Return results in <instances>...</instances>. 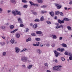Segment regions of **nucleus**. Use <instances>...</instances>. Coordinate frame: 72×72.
Returning a JSON list of instances; mask_svg holds the SVG:
<instances>
[{"label": "nucleus", "mask_w": 72, "mask_h": 72, "mask_svg": "<svg viewBox=\"0 0 72 72\" xmlns=\"http://www.w3.org/2000/svg\"><path fill=\"white\" fill-rule=\"evenodd\" d=\"M12 13L13 14H14V15H21V13L19 11L17 10L16 11V12L15 11H12Z\"/></svg>", "instance_id": "1"}, {"label": "nucleus", "mask_w": 72, "mask_h": 72, "mask_svg": "<svg viewBox=\"0 0 72 72\" xmlns=\"http://www.w3.org/2000/svg\"><path fill=\"white\" fill-rule=\"evenodd\" d=\"M53 69L55 70L56 71H59L60 69L58 68V67L57 66H55L53 68Z\"/></svg>", "instance_id": "2"}, {"label": "nucleus", "mask_w": 72, "mask_h": 72, "mask_svg": "<svg viewBox=\"0 0 72 72\" xmlns=\"http://www.w3.org/2000/svg\"><path fill=\"white\" fill-rule=\"evenodd\" d=\"M53 52L55 54V55L56 57H57L59 55L58 53L57 52V51L56 50H53Z\"/></svg>", "instance_id": "3"}, {"label": "nucleus", "mask_w": 72, "mask_h": 72, "mask_svg": "<svg viewBox=\"0 0 72 72\" xmlns=\"http://www.w3.org/2000/svg\"><path fill=\"white\" fill-rule=\"evenodd\" d=\"M22 60L24 62H26L27 61V58L25 57L22 58Z\"/></svg>", "instance_id": "4"}, {"label": "nucleus", "mask_w": 72, "mask_h": 72, "mask_svg": "<svg viewBox=\"0 0 72 72\" xmlns=\"http://www.w3.org/2000/svg\"><path fill=\"white\" fill-rule=\"evenodd\" d=\"M55 5L57 6V8L58 9H60L62 7L61 6L59 5V4H56Z\"/></svg>", "instance_id": "5"}, {"label": "nucleus", "mask_w": 72, "mask_h": 72, "mask_svg": "<svg viewBox=\"0 0 72 72\" xmlns=\"http://www.w3.org/2000/svg\"><path fill=\"white\" fill-rule=\"evenodd\" d=\"M40 44V42H37L36 43V44H33V45L35 46H39V45Z\"/></svg>", "instance_id": "6"}, {"label": "nucleus", "mask_w": 72, "mask_h": 72, "mask_svg": "<svg viewBox=\"0 0 72 72\" xmlns=\"http://www.w3.org/2000/svg\"><path fill=\"white\" fill-rule=\"evenodd\" d=\"M69 59L70 60H72V54L71 53H69Z\"/></svg>", "instance_id": "7"}, {"label": "nucleus", "mask_w": 72, "mask_h": 72, "mask_svg": "<svg viewBox=\"0 0 72 72\" xmlns=\"http://www.w3.org/2000/svg\"><path fill=\"white\" fill-rule=\"evenodd\" d=\"M57 50L61 52H62L64 51V49L63 48H58L57 49Z\"/></svg>", "instance_id": "8"}, {"label": "nucleus", "mask_w": 72, "mask_h": 72, "mask_svg": "<svg viewBox=\"0 0 72 72\" xmlns=\"http://www.w3.org/2000/svg\"><path fill=\"white\" fill-rule=\"evenodd\" d=\"M19 22L20 23H22L23 22H22V20L20 18H19L18 19Z\"/></svg>", "instance_id": "9"}, {"label": "nucleus", "mask_w": 72, "mask_h": 72, "mask_svg": "<svg viewBox=\"0 0 72 72\" xmlns=\"http://www.w3.org/2000/svg\"><path fill=\"white\" fill-rule=\"evenodd\" d=\"M15 50H16V52L17 53H18V52L19 51V49H18V48H15Z\"/></svg>", "instance_id": "10"}, {"label": "nucleus", "mask_w": 72, "mask_h": 72, "mask_svg": "<svg viewBox=\"0 0 72 72\" xmlns=\"http://www.w3.org/2000/svg\"><path fill=\"white\" fill-rule=\"evenodd\" d=\"M36 33L38 34H42V32L41 31H36Z\"/></svg>", "instance_id": "11"}, {"label": "nucleus", "mask_w": 72, "mask_h": 72, "mask_svg": "<svg viewBox=\"0 0 72 72\" xmlns=\"http://www.w3.org/2000/svg\"><path fill=\"white\" fill-rule=\"evenodd\" d=\"M50 15L52 17H53L54 15V13L52 12H50Z\"/></svg>", "instance_id": "12"}, {"label": "nucleus", "mask_w": 72, "mask_h": 72, "mask_svg": "<svg viewBox=\"0 0 72 72\" xmlns=\"http://www.w3.org/2000/svg\"><path fill=\"white\" fill-rule=\"evenodd\" d=\"M55 15H59L60 14V12L58 11H56L55 12Z\"/></svg>", "instance_id": "13"}, {"label": "nucleus", "mask_w": 72, "mask_h": 72, "mask_svg": "<svg viewBox=\"0 0 72 72\" xmlns=\"http://www.w3.org/2000/svg\"><path fill=\"white\" fill-rule=\"evenodd\" d=\"M37 25L36 24H35L34 25H33V28L35 29L37 27Z\"/></svg>", "instance_id": "14"}, {"label": "nucleus", "mask_w": 72, "mask_h": 72, "mask_svg": "<svg viewBox=\"0 0 72 72\" xmlns=\"http://www.w3.org/2000/svg\"><path fill=\"white\" fill-rule=\"evenodd\" d=\"M29 3H30V4H31V5H33L35 6V4H34L33 3H32L31 1H29Z\"/></svg>", "instance_id": "15"}, {"label": "nucleus", "mask_w": 72, "mask_h": 72, "mask_svg": "<svg viewBox=\"0 0 72 72\" xmlns=\"http://www.w3.org/2000/svg\"><path fill=\"white\" fill-rule=\"evenodd\" d=\"M63 20H64L65 21H69V19L66 18H65L63 19Z\"/></svg>", "instance_id": "16"}, {"label": "nucleus", "mask_w": 72, "mask_h": 72, "mask_svg": "<svg viewBox=\"0 0 72 72\" xmlns=\"http://www.w3.org/2000/svg\"><path fill=\"white\" fill-rule=\"evenodd\" d=\"M18 29H15V30H14V31H12V32H11V33H15V32H16V31H17Z\"/></svg>", "instance_id": "17"}, {"label": "nucleus", "mask_w": 72, "mask_h": 72, "mask_svg": "<svg viewBox=\"0 0 72 72\" xmlns=\"http://www.w3.org/2000/svg\"><path fill=\"white\" fill-rule=\"evenodd\" d=\"M62 46L64 47H67V45L66 44H62Z\"/></svg>", "instance_id": "18"}, {"label": "nucleus", "mask_w": 72, "mask_h": 72, "mask_svg": "<svg viewBox=\"0 0 72 72\" xmlns=\"http://www.w3.org/2000/svg\"><path fill=\"white\" fill-rule=\"evenodd\" d=\"M20 34H17L16 35V37L17 38H19L20 37Z\"/></svg>", "instance_id": "19"}, {"label": "nucleus", "mask_w": 72, "mask_h": 72, "mask_svg": "<svg viewBox=\"0 0 72 72\" xmlns=\"http://www.w3.org/2000/svg\"><path fill=\"white\" fill-rule=\"evenodd\" d=\"M44 17L43 16H42L41 18H40V21H44Z\"/></svg>", "instance_id": "20"}, {"label": "nucleus", "mask_w": 72, "mask_h": 72, "mask_svg": "<svg viewBox=\"0 0 72 72\" xmlns=\"http://www.w3.org/2000/svg\"><path fill=\"white\" fill-rule=\"evenodd\" d=\"M11 2L13 3H15L16 2L15 0H11Z\"/></svg>", "instance_id": "21"}, {"label": "nucleus", "mask_w": 72, "mask_h": 72, "mask_svg": "<svg viewBox=\"0 0 72 72\" xmlns=\"http://www.w3.org/2000/svg\"><path fill=\"white\" fill-rule=\"evenodd\" d=\"M14 42V40L13 39H12L11 40V42L12 43H13Z\"/></svg>", "instance_id": "22"}, {"label": "nucleus", "mask_w": 72, "mask_h": 72, "mask_svg": "<svg viewBox=\"0 0 72 72\" xmlns=\"http://www.w3.org/2000/svg\"><path fill=\"white\" fill-rule=\"evenodd\" d=\"M31 40V39L30 38H29L28 39H27L26 41L27 42H28L29 41H30Z\"/></svg>", "instance_id": "23"}, {"label": "nucleus", "mask_w": 72, "mask_h": 72, "mask_svg": "<svg viewBox=\"0 0 72 72\" xmlns=\"http://www.w3.org/2000/svg\"><path fill=\"white\" fill-rule=\"evenodd\" d=\"M40 20L39 19H36L34 20V22H39Z\"/></svg>", "instance_id": "24"}, {"label": "nucleus", "mask_w": 72, "mask_h": 72, "mask_svg": "<svg viewBox=\"0 0 72 72\" xmlns=\"http://www.w3.org/2000/svg\"><path fill=\"white\" fill-rule=\"evenodd\" d=\"M38 2L39 3H42V1L41 0H38Z\"/></svg>", "instance_id": "25"}, {"label": "nucleus", "mask_w": 72, "mask_h": 72, "mask_svg": "<svg viewBox=\"0 0 72 72\" xmlns=\"http://www.w3.org/2000/svg\"><path fill=\"white\" fill-rule=\"evenodd\" d=\"M32 65H29L28 66V68L29 69H30L32 68Z\"/></svg>", "instance_id": "26"}, {"label": "nucleus", "mask_w": 72, "mask_h": 72, "mask_svg": "<svg viewBox=\"0 0 72 72\" xmlns=\"http://www.w3.org/2000/svg\"><path fill=\"white\" fill-rule=\"evenodd\" d=\"M37 52L39 53H41V51L39 50H37Z\"/></svg>", "instance_id": "27"}, {"label": "nucleus", "mask_w": 72, "mask_h": 72, "mask_svg": "<svg viewBox=\"0 0 72 72\" xmlns=\"http://www.w3.org/2000/svg\"><path fill=\"white\" fill-rule=\"evenodd\" d=\"M67 28L69 30H71V27L69 26H67Z\"/></svg>", "instance_id": "28"}, {"label": "nucleus", "mask_w": 72, "mask_h": 72, "mask_svg": "<svg viewBox=\"0 0 72 72\" xmlns=\"http://www.w3.org/2000/svg\"><path fill=\"white\" fill-rule=\"evenodd\" d=\"M14 28V26L13 25H11L10 26V28L11 29H12Z\"/></svg>", "instance_id": "29"}, {"label": "nucleus", "mask_w": 72, "mask_h": 72, "mask_svg": "<svg viewBox=\"0 0 72 72\" xmlns=\"http://www.w3.org/2000/svg\"><path fill=\"white\" fill-rule=\"evenodd\" d=\"M52 36H53V38L54 39H56L57 38L56 36L55 35H52Z\"/></svg>", "instance_id": "30"}, {"label": "nucleus", "mask_w": 72, "mask_h": 72, "mask_svg": "<svg viewBox=\"0 0 72 72\" xmlns=\"http://www.w3.org/2000/svg\"><path fill=\"white\" fill-rule=\"evenodd\" d=\"M27 49L26 48H25L23 49L21 51V52H23L24 51H26V50H27Z\"/></svg>", "instance_id": "31"}, {"label": "nucleus", "mask_w": 72, "mask_h": 72, "mask_svg": "<svg viewBox=\"0 0 72 72\" xmlns=\"http://www.w3.org/2000/svg\"><path fill=\"white\" fill-rule=\"evenodd\" d=\"M35 40L37 41H39L40 40V39L39 38H35Z\"/></svg>", "instance_id": "32"}, {"label": "nucleus", "mask_w": 72, "mask_h": 72, "mask_svg": "<svg viewBox=\"0 0 72 72\" xmlns=\"http://www.w3.org/2000/svg\"><path fill=\"white\" fill-rule=\"evenodd\" d=\"M61 59L63 61H65V58L63 57H62L61 58Z\"/></svg>", "instance_id": "33"}, {"label": "nucleus", "mask_w": 72, "mask_h": 72, "mask_svg": "<svg viewBox=\"0 0 72 72\" xmlns=\"http://www.w3.org/2000/svg\"><path fill=\"white\" fill-rule=\"evenodd\" d=\"M22 2L24 3H26L27 2V1L26 0H22Z\"/></svg>", "instance_id": "34"}, {"label": "nucleus", "mask_w": 72, "mask_h": 72, "mask_svg": "<svg viewBox=\"0 0 72 72\" xmlns=\"http://www.w3.org/2000/svg\"><path fill=\"white\" fill-rule=\"evenodd\" d=\"M47 7L46 6H41V8H46Z\"/></svg>", "instance_id": "35"}, {"label": "nucleus", "mask_w": 72, "mask_h": 72, "mask_svg": "<svg viewBox=\"0 0 72 72\" xmlns=\"http://www.w3.org/2000/svg\"><path fill=\"white\" fill-rule=\"evenodd\" d=\"M31 35H32V36H36V34L34 33H32L31 34Z\"/></svg>", "instance_id": "36"}, {"label": "nucleus", "mask_w": 72, "mask_h": 72, "mask_svg": "<svg viewBox=\"0 0 72 72\" xmlns=\"http://www.w3.org/2000/svg\"><path fill=\"white\" fill-rule=\"evenodd\" d=\"M1 28L2 29H4L5 28V27L4 26H2L1 27Z\"/></svg>", "instance_id": "37"}, {"label": "nucleus", "mask_w": 72, "mask_h": 72, "mask_svg": "<svg viewBox=\"0 0 72 72\" xmlns=\"http://www.w3.org/2000/svg\"><path fill=\"white\" fill-rule=\"evenodd\" d=\"M47 24H50L51 23L50 21H47Z\"/></svg>", "instance_id": "38"}, {"label": "nucleus", "mask_w": 72, "mask_h": 72, "mask_svg": "<svg viewBox=\"0 0 72 72\" xmlns=\"http://www.w3.org/2000/svg\"><path fill=\"white\" fill-rule=\"evenodd\" d=\"M61 21L60 19H58V22L60 24L61 23Z\"/></svg>", "instance_id": "39"}, {"label": "nucleus", "mask_w": 72, "mask_h": 72, "mask_svg": "<svg viewBox=\"0 0 72 72\" xmlns=\"http://www.w3.org/2000/svg\"><path fill=\"white\" fill-rule=\"evenodd\" d=\"M20 26L21 27H23L24 26V25L23 24H21L20 25Z\"/></svg>", "instance_id": "40"}, {"label": "nucleus", "mask_w": 72, "mask_h": 72, "mask_svg": "<svg viewBox=\"0 0 72 72\" xmlns=\"http://www.w3.org/2000/svg\"><path fill=\"white\" fill-rule=\"evenodd\" d=\"M0 43L2 45H4L5 44V43L4 42H3V43L1 42Z\"/></svg>", "instance_id": "41"}, {"label": "nucleus", "mask_w": 72, "mask_h": 72, "mask_svg": "<svg viewBox=\"0 0 72 72\" xmlns=\"http://www.w3.org/2000/svg\"><path fill=\"white\" fill-rule=\"evenodd\" d=\"M60 15L61 16H63V14L62 12H60V13H59Z\"/></svg>", "instance_id": "42"}, {"label": "nucleus", "mask_w": 72, "mask_h": 72, "mask_svg": "<svg viewBox=\"0 0 72 72\" xmlns=\"http://www.w3.org/2000/svg\"><path fill=\"white\" fill-rule=\"evenodd\" d=\"M64 54L66 55H69L68 53L67 52H66L64 53Z\"/></svg>", "instance_id": "43"}, {"label": "nucleus", "mask_w": 72, "mask_h": 72, "mask_svg": "<svg viewBox=\"0 0 72 72\" xmlns=\"http://www.w3.org/2000/svg\"><path fill=\"white\" fill-rule=\"evenodd\" d=\"M64 22H65L64 20L61 21L60 24H61L62 23H64Z\"/></svg>", "instance_id": "44"}, {"label": "nucleus", "mask_w": 72, "mask_h": 72, "mask_svg": "<svg viewBox=\"0 0 72 72\" xmlns=\"http://www.w3.org/2000/svg\"><path fill=\"white\" fill-rule=\"evenodd\" d=\"M60 27H61V25L60 26H56V28H60Z\"/></svg>", "instance_id": "45"}, {"label": "nucleus", "mask_w": 72, "mask_h": 72, "mask_svg": "<svg viewBox=\"0 0 72 72\" xmlns=\"http://www.w3.org/2000/svg\"><path fill=\"white\" fill-rule=\"evenodd\" d=\"M29 30L28 29L26 28V31L25 32H28Z\"/></svg>", "instance_id": "46"}, {"label": "nucleus", "mask_w": 72, "mask_h": 72, "mask_svg": "<svg viewBox=\"0 0 72 72\" xmlns=\"http://www.w3.org/2000/svg\"><path fill=\"white\" fill-rule=\"evenodd\" d=\"M23 7L24 8H26L28 7V6L27 5H24Z\"/></svg>", "instance_id": "47"}, {"label": "nucleus", "mask_w": 72, "mask_h": 72, "mask_svg": "<svg viewBox=\"0 0 72 72\" xmlns=\"http://www.w3.org/2000/svg\"><path fill=\"white\" fill-rule=\"evenodd\" d=\"M6 54V53L5 52H3V56H4Z\"/></svg>", "instance_id": "48"}, {"label": "nucleus", "mask_w": 72, "mask_h": 72, "mask_svg": "<svg viewBox=\"0 0 72 72\" xmlns=\"http://www.w3.org/2000/svg\"><path fill=\"white\" fill-rule=\"evenodd\" d=\"M53 61L54 62L55 61V62L56 63H57V59L55 60H53Z\"/></svg>", "instance_id": "49"}, {"label": "nucleus", "mask_w": 72, "mask_h": 72, "mask_svg": "<svg viewBox=\"0 0 72 72\" xmlns=\"http://www.w3.org/2000/svg\"><path fill=\"white\" fill-rule=\"evenodd\" d=\"M33 14H34V15H36L37 14V13L35 12H33Z\"/></svg>", "instance_id": "50"}, {"label": "nucleus", "mask_w": 72, "mask_h": 72, "mask_svg": "<svg viewBox=\"0 0 72 72\" xmlns=\"http://www.w3.org/2000/svg\"><path fill=\"white\" fill-rule=\"evenodd\" d=\"M51 46H52V47H54L55 46V44H52Z\"/></svg>", "instance_id": "51"}, {"label": "nucleus", "mask_w": 72, "mask_h": 72, "mask_svg": "<svg viewBox=\"0 0 72 72\" xmlns=\"http://www.w3.org/2000/svg\"><path fill=\"white\" fill-rule=\"evenodd\" d=\"M46 46H50V45L48 44H46Z\"/></svg>", "instance_id": "52"}, {"label": "nucleus", "mask_w": 72, "mask_h": 72, "mask_svg": "<svg viewBox=\"0 0 72 72\" xmlns=\"http://www.w3.org/2000/svg\"><path fill=\"white\" fill-rule=\"evenodd\" d=\"M41 13L42 14H44L45 13V12L44 11H41Z\"/></svg>", "instance_id": "53"}, {"label": "nucleus", "mask_w": 72, "mask_h": 72, "mask_svg": "<svg viewBox=\"0 0 72 72\" xmlns=\"http://www.w3.org/2000/svg\"><path fill=\"white\" fill-rule=\"evenodd\" d=\"M69 3L70 4H72V2L71 1H70Z\"/></svg>", "instance_id": "54"}, {"label": "nucleus", "mask_w": 72, "mask_h": 72, "mask_svg": "<svg viewBox=\"0 0 72 72\" xmlns=\"http://www.w3.org/2000/svg\"><path fill=\"white\" fill-rule=\"evenodd\" d=\"M44 65H45V66H48V64L46 63L44 64Z\"/></svg>", "instance_id": "55"}, {"label": "nucleus", "mask_w": 72, "mask_h": 72, "mask_svg": "<svg viewBox=\"0 0 72 72\" xmlns=\"http://www.w3.org/2000/svg\"><path fill=\"white\" fill-rule=\"evenodd\" d=\"M54 19H57V16H55V17H54Z\"/></svg>", "instance_id": "56"}, {"label": "nucleus", "mask_w": 72, "mask_h": 72, "mask_svg": "<svg viewBox=\"0 0 72 72\" xmlns=\"http://www.w3.org/2000/svg\"><path fill=\"white\" fill-rule=\"evenodd\" d=\"M59 39L60 40L62 39V37H60L59 38Z\"/></svg>", "instance_id": "57"}, {"label": "nucleus", "mask_w": 72, "mask_h": 72, "mask_svg": "<svg viewBox=\"0 0 72 72\" xmlns=\"http://www.w3.org/2000/svg\"><path fill=\"white\" fill-rule=\"evenodd\" d=\"M43 46V45L42 44H40V46L41 47H42Z\"/></svg>", "instance_id": "58"}, {"label": "nucleus", "mask_w": 72, "mask_h": 72, "mask_svg": "<svg viewBox=\"0 0 72 72\" xmlns=\"http://www.w3.org/2000/svg\"><path fill=\"white\" fill-rule=\"evenodd\" d=\"M58 68H62V66H58Z\"/></svg>", "instance_id": "59"}, {"label": "nucleus", "mask_w": 72, "mask_h": 72, "mask_svg": "<svg viewBox=\"0 0 72 72\" xmlns=\"http://www.w3.org/2000/svg\"><path fill=\"white\" fill-rule=\"evenodd\" d=\"M60 27H61L62 28H63V26L62 25H60Z\"/></svg>", "instance_id": "60"}, {"label": "nucleus", "mask_w": 72, "mask_h": 72, "mask_svg": "<svg viewBox=\"0 0 72 72\" xmlns=\"http://www.w3.org/2000/svg\"><path fill=\"white\" fill-rule=\"evenodd\" d=\"M2 38L3 39H5V37H3V36H2Z\"/></svg>", "instance_id": "61"}, {"label": "nucleus", "mask_w": 72, "mask_h": 72, "mask_svg": "<svg viewBox=\"0 0 72 72\" xmlns=\"http://www.w3.org/2000/svg\"><path fill=\"white\" fill-rule=\"evenodd\" d=\"M35 6H39V4H35Z\"/></svg>", "instance_id": "62"}, {"label": "nucleus", "mask_w": 72, "mask_h": 72, "mask_svg": "<svg viewBox=\"0 0 72 72\" xmlns=\"http://www.w3.org/2000/svg\"><path fill=\"white\" fill-rule=\"evenodd\" d=\"M47 72H51L49 70H47Z\"/></svg>", "instance_id": "63"}, {"label": "nucleus", "mask_w": 72, "mask_h": 72, "mask_svg": "<svg viewBox=\"0 0 72 72\" xmlns=\"http://www.w3.org/2000/svg\"><path fill=\"white\" fill-rule=\"evenodd\" d=\"M30 26H32L33 25V24L32 23H30Z\"/></svg>", "instance_id": "64"}]
</instances>
